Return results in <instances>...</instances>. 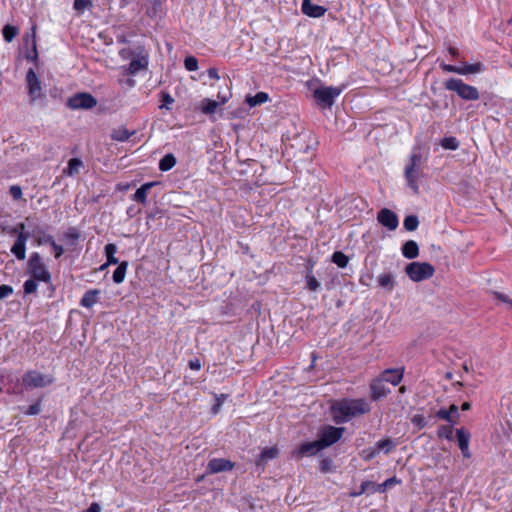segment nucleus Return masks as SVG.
<instances>
[{
    "label": "nucleus",
    "instance_id": "nucleus-16",
    "mask_svg": "<svg viewBox=\"0 0 512 512\" xmlns=\"http://www.w3.org/2000/svg\"><path fill=\"white\" fill-rule=\"evenodd\" d=\"M279 450L277 447H266L262 450L259 458L256 460V466L264 469L267 462L277 458Z\"/></svg>",
    "mask_w": 512,
    "mask_h": 512
},
{
    "label": "nucleus",
    "instance_id": "nucleus-21",
    "mask_svg": "<svg viewBox=\"0 0 512 512\" xmlns=\"http://www.w3.org/2000/svg\"><path fill=\"white\" fill-rule=\"evenodd\" d=\"M402 254L407 259L416 258L419 255L418 244L413 240L405 242L402 246Z\"/></svg>",
    "mask_w": 512,
    "mask_h": 512
},
{
    "label": "nucleus",
    "instance_id": "nucleus-44",
    "mask_svg": "<svg viewBox=\"0 0 512 512\" xmlns=\"http://www.w3.org/2000/svg\"><path fill=\"white\" fill-rule=\"evenodd\" d=\"M161 101L162 104L160 105V109H167L170 110V105L174 102V99L171 97V95L167 92L161 93Z\"/></svg>",
    "mask_w": 512,
    "mask_h": 512
},
{
    "label": "nucleus",
    "instance_id": "nucleus-32",
    "mask_svg": "<svg viewBox=\"0 0 512 512\" xmlns=\"http://www.w3.org/2000/svg\"><path fill=\"white\" fill-rule=\"evenodd\" d=\"M176 165V158L173 154H166L159 162V169L163 172L169 171Z\"/></svg>",
    "mask_w": 512,
    "mask_h": 512
},
{
    "label": "nucleus",
    "instance_id": "nucleus-24",
    "mask_svg": "<svg viewBox=\"0 0 512 512\" xmlns=\"http://www.w3.org/2000/svg\"><path fill=\"white\" fill-rule=\"evenodd\" d=\"M378 285L387 291H392L395 287V279L391 273L380 274L377 278Z\"/></svg>",
    "mask_w": 512,
    "mask_h": 512
},
{
    "label": "nucleus",
    "instance_id": "nucleus-13",
    "mask_svg": "<svg viewBox=\"0 0 512 512\" xmlns=\"http://www.w3.org/2000/svg\"><path fill=\"white\" fill-rule=\"evenodd\" d=\"M28 93L32 100H36L41 96V83L33 69H29L26 75Z\"/></svg>",
    "mask_w": 512,
    "mask_h": 512
},
{
    "label": "nucleus",
    "instance_id": "nucleus-35",
    "mask_svg": "<svg viewBox=\"0 0 512 512\" xmlns=\"http://www.w3.org/2000/svg\"><path fill=\"white\" fill-rule=\"evenodd\" d=\"M375 488H376V483H374L372 481H364V482H362L359 491L352 492L350 495L352 497H358L365 492L375 493V492H377V490Z\"/></svg>",
    "mask_w": 512,
    "mask_h": 512
},
{
    "label": "nucleus",
    "instance_id": "nucleus-14",
    "mask_svg": "<svg viewBox=\"0 0 512 512\" xmlns=\"http://www.w3.org/2000/svg\"><path fill=\"white\" fill-rule=\"evenodd\" d=\"M323 450L320 442L318 440L312 441V442H305L302 443L297 450L294 452V455L297 458H302L305 456H314L318 452Z\"/></svg>",
    "mask_w": 512,
    "mask_h": 512
},
{
    "label": "nucleus",
    "instance_id": "nucleus-46",
    "mask_svg": "<svg viewBox=\"0 0 512 512\" xmlns=\"http://www.w3.org/2000/svg\"><path fill=\"white\" fill-rule=\"evenodd\" d=\"M92 6L91 0H74V9L78 12H83Z\"/></svg>",
    "mask_w": 512,
    "mask_h": 512
},
{
    "label": "nucleus",
    "instance_id": "nucleus-9",
    "mask_svg": "<svg viewBox=\"0 0 512 512\" xmlns=\"http://www.w3.org/2000/svg\"><path fill=\"white\" fill-rule=\"evenodd\" d=\"M342 92L340 87H319L314 91V97L319 104L331 107L336 97Z\"/></svg>",
    "mask_w": 512,
    "mask_h": 512
},
{
    "label": "nucleus",
    "instance_id": "nucleus-63",
    "mask_svg": "<svg viewBox=\"0 0 512 512\" xmlns=\"http://www.w3.org/2000/svg\"><path fill=\"white\" fill-rule=\"evenodd\" d=\"M25 228H26L25 223H20V224H18V226L16 227L15 231H16V230H19V233H20V232H25Z\"/></svg>",
    "mask_w": 512,
    "mask_h": 512
},
{
    "label": "nucleus",
    "instance_id": "nucleus-59",
    "mask_svg": "<svg viewBox=\"0 0 512 512\" xmlns=\"http://www.w3.org/2000/svg\"><path fill=\"white\" fill-rule=\"evenodd\" d=\"M448 411L450 412V416H453V417H454V419L457 421V418H458V416H459V414H458V406H457V405H455V404H452V405L449 407Z\"/></svg>",
    "mask_w": 512,
    "mask_h": 512
},
{
    "label": "nucleus",
    "instance_id": "nucleus-8",
    "mask_svg": "<svg viewBox=\"0 0 512 512\" xmlns=\"http://www.w3.org/2000/svg\"><path fill=\"white\" fill-rule=\"evenodd\" d=\"M41 234L42 230L39 227H35L32 234L29 232H20L14 245L11 248V252L16 256L17 259L24 260L26 256V241L30 236H37Z\"/></svg>",
    "mask_w": 512,
    "mask_h": 512
},
{
    "label": "nucleus",
    "instance_id": "nucleus-2",
    "mask_svg": "<svg viewBox=\"0 0 512 512\" xmlns=\"http://www.w3.org/2000/svg\"><path fill=\"white\" fill-rule=\"evenodd\" d=\"M425 160L419 150H413L409 157L408 163L404 170V176L407 185L413 190L415 194L419 193L418 179L422 176V166Z\"/></svg>",
    "mask_w": 512,
    "mask_h": 512
},
{
    "label": "nucleus",
    "instance_id": "nucleus-45",
    "mask_svg": "<svg viewBox=\"0 0 512 512\" xmlns=\"http://www.w3.org/2000/svg\"><path fill=\"white\" fill-rule=\"evenodd\" d=\"M184 66L188 71H196L198 69V60L194 56H188L184 60Z\"/></svg>",
    "mask_w": 512,
    "mask_h": 512
},
{
    "label": "nucleus",
    "instance_id": "nucleus-57",
    "mask_svg": "<svg viewBox=\"0 0 512 512\" xmlns=\"http://www.w3.org/2000/svg\"><path fill=\"white\" fill-rule=\"evenodd\" d=\"M51 246L54 250L55 258H60L62 256V254L64 253L63 247L58 245L56 242H53Z\"/></svg>",
    "mask_w": 512,
    "mask_h": 512
},
{
    "label": "nucleus",
    "instance_id": "nucleus-50",
    "mask_svg": "<svg viewBox=\"0 0 512 512\" xmlns=\"http://www.w3.org/2000/svg\"><path fill=\"white\" fill-rule=\"evenodd\" d=\"M41 412L40 401L30 405L28 409L24 412L26 415H37Z\"/></svg>",
    "mask_w": 512,
    "mask_h": 512
},
{
    "label": "nucleus",
    "instance_id": "nucleus-6",
    "mask_svg": "<svg viewBox=\"0 0 512 512\" xmlns=\"http://www.w3.org/2000/svg\"><path fill=\"white\" fill-rule=\"evenodd\" d=\"M345 431L344 427L324 426L319 432V439H317L322 448L325 449L341 439Z\"/></svg>",
    "mask_w": 512,
    "mask_h": 512
},
{
    "label": "nucleus",
    "instance_id": "nucleus-48",
    "mask_svg": "<svg viewBox=\"0 0 512 512\" xmlns=\"http://www.w3.org/2000/svg\"><path fill=\"white\" fill-rule=\"evenodd\" d=\"M361 457L365 461H370L377 455V451L375 448H367L361 451Z\"/></svg>",
    "mask_w": 512,
    "mask_h": 512
},
{
    "label": "nucleus",
    "instance_id": "nucleus-56",
    "mask_svg": "<svg viewBox=\"0 0 512 512\" xmlns=\"http://www.w3.org/2000/svg\"><path fill=\"white\" fill-rule=\"evenodd\" d=\"M188 366L192 370H200L202 367L201 361L198 358L189 360Z\"/></svg>",
    "mask_w": 512,
    "mask_h": 512
},
{
    "label": "nucleus",
    "instance_id": "nucleus-1",
    "mask_svg": "<svg viewBox=\"0 0 512 512\" xmlns=\"http://www.w3.org/2000/svg\"><path fill=\"white\" fill-rule=\"evenodd\" d=\"M370 411V405L364 399H342L331 406L333 420L340 424Z\"/></svg>",
    "mask_w": 512,
    "mask_h": 512
},
{
    "label": "nucleus",
    "instance_id": "nucleus-11",
    "mask_svg": "<svg viewBox=\"0 0 512 512\" xmlns=\"http://www.w3.org/2000/svg\"><path fill=\"white\" fill-rule=\"evenodd\" d=\"M377 220L382 226L391 231L395 230L399 223L397 215L388 208H383L378 212Z\"/></svg>",
    "mask_w": 512,
    "mask_h": 512
},
{
    "label": "nucleus",
    "instance_id": "nucleus-19",
    "mask_svg": "<svg viewBox=\"0 0 512 512\" xmlns=\"http://www.w3.org/2000/svg\"><path fill=\"white\" fill-rule=\"evenodd\" d=\"M100 290L98 289H92L85 292L83 295L80 304L81 306L85 308H91L93 305H95L98 302V297L100 295Z\"/></svg>",
    "mask_w": 512,
    "mask_h": 512
},
{
    "label": "nucleus",
    "instance_id": "nucleus-61",
    "mask_svg": "<svg viewBox=\"0 0 512 512\" xmlns=\"http://www.w3.org/2000/svg\"><path fill=\"white\" fill-rule=\"evenodd\" d=\"M55 242L52 236L50 235H44L43 238H39V243H48L52 245V243Z\"/></svg>",
    "mask_w": 512,
    "mask_h": 512
},
{
    "label": "nucleus",
    "instance_id": "nucleus-60",
    "mask_svg": "<svg viewBox=\"0 0 512 512\" xmlns=\"http://www.w3.org/2000/svg\"><path fill=\"white\" fill-rule=\"evenodd\" d=\"M208 76L211 78V79H215V80H218L219 79V74H218V70L216 68H209L208 69Z\"/></svg>",
    "mask_w": 512,
    "mask_h": 512
},
{
    "label": "nucleus",
    "instance_id": "nucleus-38",
    "mask_svg": "<svg viewBox=\"0 0 512 512\" xmlns=\"http://www.w3.org/2000/svg\"><path fill=\"white\" fill-rule=\"evenodd\" d=\"M18 33V28L9 24L5 25L2 30V34L6 42H11L18 35Z\"/></svg>",
    "mask_w": 512,
    "mask_h": 512
},
{
    "label": "nucleus",
    "instance_id": "nucleus-28",
    "mask_svg": "<svg viewBox=\"0 0 512 512\" xmlns=\"http://www.w3.org/2000/svg\"><path fill=\"white\" fill-rule=\"evenodd\" d=\"M128 265L129 264L127 261H122L121 263H119L118 267L115 269L112 278L116 284H120L124 281L125 275H126V272L128 269Z\"/></svg>",
    "mask_w": 512,
    "mask_h": 512
},
{
    "label": "nucleus",
    "instance_id": "nucleus-31",
    "mask_svg": "<svg viewBox=\"0 0 512 512\" xmlns=\"http://www.w3.org/2000/svg\"><path fill=\"white\" fill-rule=\"evenodd\" d=\"M219 103L215 100H211L209 98H205L201 102L200 109L202 113L206 115H212L215 113L216 109L218 108Z\"/></svg>",
    "mask_w": 512,
    "mask_h": 512
},
{
    "label": "nucleus",
    "instance_id": "nucleus-5",
    "mask_svg": "<svg viewBox=\"0 0 512 512\" xmlns=\"http://www.w3.org/2000/svg\"><path fill=\"white\" fill-rule=\"evenodd\" d=\"M28 270L33 279L49 283L51 281V274L42 262L38 253H33L28 261Z\"/></svg>",
    "mask_w": 512,
    "mask_h": 512
},
{
    "label": "nucleus",
    "instance_id": "nucleus-39",
    "mask_svg": "<svg viewBox=\"0 0 512 512\" xmlns=\"http://www.w3.org/2000/svg\"><path fill=\"white\" fill-rule=\"evenodd\" d=\"M403 225H404V228L407 230V231H414L417 229L418 225H419V220H418V217L415 216V215H409L407 216L405 219H404V222H403Z\"/></svg>",
    "mask_w": 512,
    "mask_h": 512
},
{
    "label": "nucleus",
    "instance_id": "nucleus-3",
    "mask_svg": "<svg viewBox=\"0 0 512 512\" xmlns=\"http://www.w3.org/2000/svg\"><path fill=\"white\" fill-rule=\"evenodd\" d=\"M445 88L454 91L464 100H478L479 92L476 87L464 83L461 79L451 78L445 82Z\"/></svg>",
    "mask_w": 512,
    "mask_h": 512
},
{
    "label": "nucleus",
    "instance_id": "nucleus-4",
    "mask_svg": "<svg viewBox=\"0 0 512 512\" xmlns=\"http://www.w3.org/2000/svg\"><path fill=\"white\" fill-rule=\"evenodd\" d=\"M405 272L412 281L420 282L431 278L435 269L427 262H411L405 267Z\"/></svg>",
    "mask_w": 512,
    "mask_h": 512
},
{
    "label": "nucleus",
    "instance_id": "nucleus-29",
    "mask_svg": "<svg viewBox=\"0 0 512 512\" xmlns=\"http://www.w3.org/2000/svg\"><path fill=\"white\" fill-rule=\"evenodd\" d=\"M269 99V96L267 93L265 92H258L256 95L254 96H250L248 95L246 97V103L250 106V107H255L257 105H260V104H263L265 102H267Z\"/></svg>",
    "mask_w": 512,
    "mask_h": 512
},
{
    "label": "nucleus",
    "instance_id": "nucleus-18",
    "mask_svg": "<svg viewBox=\"0 0 512 512\" xmlns=\"http://www.w3.org/2000/svg\"><path fill=\"white\" fill-rule=\"evenodd\" d=\"M402 377H403L402 371L397 370V369H387L381 375L382 381L389 382L394 386H396L400 383V381L402 380Z\"/></svg>",
    "mask_w": 512,
    "mask_h": 512
},
{
    "label": "nucleus",
    "instance_id": "nucleus-7",
    "mask_svg": "<svg viewBox=\"0 0 512 512\" xmlns=\"http://www.w3.org/2000/svg\"><path fill=\"white\" fill-rule=\"evenodd\" d=\"M97 105V100L90 93H77L67 100L70 109H92Z\"/></svg>",
    "mask_w": 512,
    "mask_h": 512
},
{
    "label": "nucleus",
    "instance_id": "nucleus-42",
    "mask_svg": "<svg viewBox=\"0 0 512 512\" xmlns=\"http://www.w3.org/2000/svg\"><path fill=\"white\" fill-rule=\"evenodd\" d=\"M214 397H215V404L213 405L211 412L215 415L220 411L221 406L223 405V403L226 400V398L228 397V395L227 394H219V395L214 394Z\"/></svg>",
    "mask_w": 512,
    "mask_h": 512
},
{
    "label": "nucleus",
    "instance_id": "nucleus-10",
    "mask_svg": "<svg viewBox=\"0 0 512 512\" xmlns=\"http://www.w3.org/2000/svg\"><path fill=\"white\" fill-rule=\"evenodd\" d=\"M23 384L26 388L45 387L53 382V378L37 371H28L23 376Z\"/></svg>",
    "mask_w": 512,
    "mask_h": 512
},
{
    "label": "nucleus",
    "instance_id": "nucleus-53",
    "mask_svg": "<svg viewBox=\"0 0 512 512\" xmlns=\"http://www.w3.org/2000/svg\"><path fill=\"white\" fill-rule=\"evenodd\" d=\"M10 194L14 199H20L22 197V189L20 186L13 185L10 187Z\"/></svg>",
    "mask_w": 512,
    "mask_h": 512
},
{
    "label": "nucleus",
    "instance_id": "nucleus-17",
    "mask_svg": "<svg viewBox=\"0 0 512 512\" xmlns=\"http://www.w3.org/2000/svg\"><path fill=\"white\" fill-rule=\"evenodd\" d=\"M158 182H148L139 187L133 194L132 199L138 203L146 204L147 194L149 190L157 185Z\"/></svg>",
    "mask_w": 512,
    "mask_h": 512
},
{
    "label": "nucleus",
    "instance_id": "nucleus-26",
    "mask_svg": "<svg viewBox=\"0 0 512 512\" xmlns=\"http://www.w3.org/2000/svg\"><path fill=\"white\" fill-rule=\"evenodd\" d=\"M148 65V61L145 57L133 59L128 66V74L136 75L139 71L145 69Z\"/></svg>",
    "mask_w": 512,
    "mask_h": 512
},
{
    "label": "nucleus",
    "instance_id": "nucleus-62",
    "mask_svg": "<svg viewBox=\"0 0 512 512\" xmlns=\"http://www.w3.org/2000/svg\"><path fill=\"white\" fill-rule=\"evenodd\" d=\"M101 508L98 503H92L85 512H100Z\"/></svg>",
    "mask_w": 512,
    "mask_h": 512
},
{
    "label": "nucleus",
    "instance_id": "nucleus-34",
    "mask_svg": "<svg viewBox=\"0 0 512 512\" xmlns=\"http://www.w3.org/2000/svg\"><path fill=\"white\" fill-rule=\"evenodd\" d=\"M395 447V443L389 439V438H386V439H382V440H379L378 442H376L375 444V449L377 451V454L381 451H383L384 453H389L393 448Z\"/></svg>",
    "mask_w": 512,
    "mask_h": 512
},
{
    "label": "nucleus",
    "instance_id": "nucleus-37",
    "mask_svg": "<svg viewBox=\"0 0 512 512\" xmlns=\"http://www.w3.org/2000/svg\"><path fill=\"white\" fill-rule=\"evenodd\" d=\"M332 262L339 268H345L348 265L349 258L341 251H336L332 255Z\"/></svg>",
    "mask_w": 512,
    "mask_h": 512
},
{
    "label": "nucleus",
    "instance_id": "nucleus-23",
    "mask_svg": "<svg viewBox=\"0 0 512 512\" xmlns=\"http://www.w3.org/2000/svg\"><path fill=\"white\" fill-rule=\"evenodd\" d=\"M135 134V131H129L124 126L115 128L111 132V138L115 141L124 142Z\"/></svg>",
    "mask_w": 512,
    "mask_h": 512
},
{
    "label": "nucleus",
    "instance_id": "nucleus-40",
    "mask_svg": "<svg viewBox=\"0 0 512 512\" xmlns=\"http://www.w3.org/2000/svg\"><path fill=\"white\" fill-rule=\"evenodd\" d=\"M401 481L397 479L396 477H391L387 480H385L381 484H376V490L377 492H385L388 488L392 487L393 485L399 484Z\"/></svg>",
    "mask_w": 512,
    "mask_h": 512
},
{
    "label": "nucleus",
    "instance_id": "nucleus-49",
    "mask_svg": "<svg viewBox=\"0 0 512 512\" xmlns=\"http://www.w3.org/2000/svg\"><path fill=\"white\" fill-rule=\"evenodd\" d=\"M436 416L440 419H443V420H446L450 423H456V420L454 419L453 416H450V412L446 409H440L437 413H436Z\"/></svg>",
    "mask_w": 512,
    "mask_h": 512
},
{
    "label": "nucleus",
    "instance_id": "nucleus-30",
    "mask_svg": "<svg viewBox=\"0 0 512 512\" xmlns=\"http://www.w3.org/2000/svg\"><path fill=\"white\" fill-rule=\"evenodd\" d=\"M313 266L314 264H311L307 268V274H306V286L310 291H316L320 287V282L316 279V277L313 275Z\"/></svg>",
    "mask_w": 512,
    "mask_h": 512
},
{
    "label": "nucleus",
    "instance_id": "nucleus-51",
    "mask_svg": "<svg viewBox=\"0 0 512 512\" xmlns=\"http://www.w3.org/2000/svg\"><path fill=\"white\" fill-rule=\"evenodd\" d=\"M332 467V460L330 458H324L320 462V470L324 473L329 472Z\"/></svg>",
    "mask_w": 512,
    "mask_h": 512
},
{
    "label": "nucleus",
    "instance_id": "nucleus-20",
    "mask_svg": "<svg viewBox=\"0 0 512 512\" xmlns=\"http://www.w3.org/2000/svg\"><path fill=\"white\" fill-rule=\"evenodd\" d=\"M302 11L307 16L318 18L325 14L326 9L319 5H313L309 1L306 4H302Z\"/></svg>",
    "mask_w": 512,
    "mask_h": 512
},
{
    "label": "nucleus",
    "instance_id": "nucleus-58",
    "mask_svg": "<svg viewBox=\"0 0 512 512\" xmlns=\"http://www.w3.org/2000/svg\"><path fill=\"white\" fill-rule=\"evenodd\" d=\"M442 69L446 72H452L459 74V67L450 64H443Z\"/></svg>",
    "mask_w": 512,
    "mask_h": 512
},
{
    "label": "nucleus",
    "instance_id": "nucleus-47",
    "mask_svg": "<svg viewBox=\"0 0 512 512\" xmlns=\"http://www.w3.org/2000/svg\"><path fill=\"white\" fill-rule=\"evenodd\" d=\"M37 283L35 279H28L24 282L23 288L25 294L34 293L37 290Z\"/></svg>",
    "mask_w": 512,
    "mask_h": 512
},
{
    "label": "nucleus",
    "instance_id": "nucleus-43",
    "mask_svg": "<svg viewBox=\"0 0 512 512\" xmlns=\"http://www.w3.org/2000/svg\"><path fill=\"white\" fill-rule=\"evenodd\" d=\"M437 434H438V436L440 438H445L447 440H452L453 439V427H452V425H450V426H440L438 428Z\"/></svg>",
    "mask_w": 512,
    "mask_h": 512
},
{
    "label": "nucleus",
    "instance_id": "nucleus-22",
    "mask_svg": "<svg viewBox=\"0 0 512 512\" xmlns=\"http://www.w3.org/2000/svg\"><path fill=\"white\" fill-rule=\"evenodd\" d=\"M83 161L79 158H71L68 161V166L63 170V174L67 176H75L79 174L80 169L83 168Z\"/></svg>",
    "mask_w": 512,
    "mask_h": 512
},
{
    "label": "nucleus",
    "instance_id": "nucleus-12",
    "mask_svg": "<svg viewBox=\"0 0 512 512\" xmlns=\"http://www.w3.org/2000/svg\"><path fill=\"white\" fill-rule=\"evenodd\" d=\"M234 463L224 458H213L207 464V473L216 474L220 472L231 471Z\"/></svg>",
    "mask_w": 512,
    "mask_h": 512
},
{
    "label": "nucleus",
    "instance_id": "nucleus-25",
    "mask_svg": "<svg viewBox=\"0 0 512 512\" xmlns=\"http://www.w3.org/2000/svg\"><path fill=\"white\" fill-rule=\"evenodd\" d=\"M389 393V390L386 389L382 384V379L375 381L371 384V397L373 400H378L380 398L385 397Z\"/></svg>",
    "mask_w": 512,
    "mask_h": 512
},
{
    "label": "nucleus",
    "instance_id": "nucleus-55",
    "mask_svg": "<svg viewBox=\"0 0 512 512\" xmlns=\"http://www.w3.org/2000/svg\"><path fill=\"white\" fill-rule=\"evenodd\" d=\"M412 423L419 428H423L425 426L424 417L422 415H414L412 417Z\"/></svg>",
    "mask_w": 512,
    "mask_h": 512
},
{
    "label": "nucleus",
    "instance_id": "nucleus-64",
    "mask_svg": "<svg viewBox=\"0 0 512 512\" xmlns=\"http://www.w3.org/2000/svg\"><path fill=\"white\" fill-rule=\"evenodd\" d=\"M449 53L454 57L458 56V50L454 47L449 48Z\"/></svg>",
    "mask_w": 512,
    "mask_h": 512
},
{
    "label": "nucleus",
    "instance_id": "nucleus-33",
    "mask_svg": "<svg viewBox=\"0 0 512 512\" xmlns=\"http://www.w3.org/2000/svg\"><path fill=\"white\" fill-rule=\"evenodd\" d=\"M117 252V246L113 243H109L105 246V254L107 257V264L116 265L119 263L118 258L115 257V253Z\"/></svg>",
    "mask_w": 512,
    "mask_h": 512
},
{
    "label": "nucleus",
    "instance_id": "nucleus-27",
    "mask_svg": "<svg viewBox=\"0 0 512 512\" xmlns=\"http://www.w3.org/2000/svg\"><path fill=\"white\" fill-rule=\"evenodd\" d=\"M25 41L27 44L31 43V46H32L31 53L26 56L27 59L36 60L38 57V53H37V47H36V27L35 26L32 27V34L26 35Z\"/></svg>",
    "mask_w": 512,
    "mask_h": 512
},
{
    "label": "nucleus",
    "instance_id": "nucleus-54",
    "mask_svg": "<svg viewBox=\"0 0 512 512\" xmlns=\"http://www.w3.org/2000/svg\"><path fill=\"white\" fill-rule=\"evenodd\" d=\"M494 295L498 300L502 301L503 303L507 304L510 308H512V300L508 296L499 292H495Z\"/></svg>",
    "mask_w": 512,
    "mask_h": 512
},
{
    "label": "nucleus",
    "instance_id": "nucleus-15",
    "mask_svg": "<svg viewBox=\"0 0 512 512\" xmlns=\"http://www.w3.org/2000/svg\"><path fill=\"white\" fill-rule=\"evenodd\" d=\"M456 436L458 441V446L464 457L469 458L471 456L469 451V441H470V433L464 428H460L456 430Z\"/></svg>",
    "mask_w": 512,
    "mask_h": 512
},
{
    "label": "nucleus",
    "instance_id": "nucleus-41",
    "mask_svg": "<svg viewBox=\"0 0 512 512\" xmlns=\"http://www.w3.org/2000/svg\"><path fill=\"white\" fill-rule=\"evenodd\" d=\"M441 146L444 149L456 150L459 147V141L455 137H445L441 140Z\"/></svg>",
    "mask_w": 512,
    "mask_h": 512
},
{
    "label": "nucleus",
    "instance_id": "nucleus-36",
    "mask_svg": "<svg viewBox=\"0 0 512 512\" xmlns=\"http://www.w3.org/2000/svg\"><path fill=\"white\" fill-rule=\"evenodd\" d=\"M484 66L482 63L478 62L475 64H467L464 67H459V74L467 75L472 73H478L483 70Z\"/></svg>",
    "mask_w": 512,
    "mask_h": 512
},
{
    "label": "nucleus",
    "instance_id": "nucleus-52",
    "mask_svg": "<svg viewBox=\"0 0 512 512\" xmlns=\"http://www.w3.org/2000/svg\"><path fill=\"white\" fill-rule=\"evenodd\" d=\"M13 293V288L9 285H0V299L6 298Z\"/></svg>",
    "mask_w": 512,
    "mask_h": 512
}]
</instances>
